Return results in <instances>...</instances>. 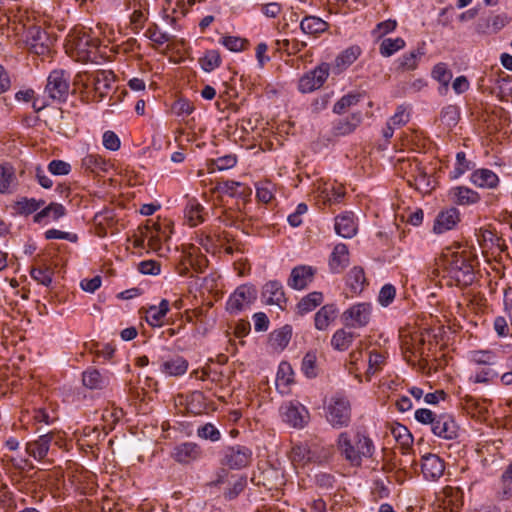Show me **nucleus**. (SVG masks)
<instances>
[{
    "instance_id": "nucleus-7",
    "label": "nucleus",
    "mask_w": 512,
    "mask_h": 512,
    "mask_svg": "<svg viewBox=\"0 0 512 512\" xmlns=\"http://www.w3.org/2000/svg\"><path fill=\"white\" fill-rule=\"evenodd\" d=\"M256 299V290L252 286L241 285L229 297L226 310L236 314L249 307Z\"/></svg>"
},
{
    "instance_id": "nucleus-23",
    "label": "nucleus",
    "mask_w": 512,
    "mask_h": 512,
    "mask_svg": "<svg viewBox=\"0 0 512 512\" xmlns=\"http://www.w3.org/2000/svg\"><path fill=\"white\" fill-rule=\"evenodd\" d=\"M471 182L481 188L493 189L499 184V178L492 170L482 168L475 170L470 177Z\"/></svg>"
},
{
    "instance_id": "nucleus-63",
    "label": "nucleus",
    "mask_w": 512,
    "mask_h": 512,
    "mask_svg": "<svg viewBox=\"0 0 512 512\" xmlns=\"http://www.w3.org/2000/svg\"><path fill=\"white\" fill-rule=\"evenodd\" d=\"M48 171L56 176L67 175L71 171V165L63 160H52L48 164Z\"/></svg>"
},
{
    "instance_id": "nucleus-16",
    "label": "nucleus",
    "mask_w": 512,
    "mask_h": 512,
    "mask_svg": "<svg viewBox=\"0 0 512 512\" xmlns=\"http://www.w3.org/2000/svg\"><path fill=\"white\" fill-rule=\"evenodd\" d=\"M55 436L54 432H49L39 436L34 441L28 442L26 452L36 460H43L47 456L50 444L55 440Z\"/></svg>"
},
{
    "instance_id": "nucleus-3",
    "label": "nucleus",
    "mask_w": 512,
    "mask_h": 512,
    "mask_svg": "<svg viewBox=\"0 0 512 512\" xmlns=\"http://www.w3.org/2000/svg\"><path fill=\"white\" fill-rule=\"evenodd\" d=\"M70 92V77L64 70H53L47 78L45 95L55 102L66 101Z\"/></svg>"
},
{
    "instance_id": "nucleus-61",
    "label": "nucleus",
    "mask_w": 512,
    "mask_h": 512,
    "mask_svg": "<svg viewBox=\"0 0 512 512\" xmlns=\"http://www.w3.org/2000/svg\"><path fill=\"white\" fill-rule=\"evenodd\" d=\"M197 435L200 438L211 441H218L220 439L219 430L211 423H206L205 425L200 426L197 430Z\"/></svg>"
},
{
    "instance_id": "nucleus-29",
    "label": "nucleus",
    "mask_w": 512,
    "mask_h": 512,
    "mask_svg": "<svg viewBox=\"0 0 512 512\" xmlns=\"http://www.w3.org/2000/svg\"><path fill=\"white\" fill-rule=\"evenodd\" d=\"M324 300L323 294L321 292H311L303 297L296 306L297 314L300 316L305 315L313 311L316 307L322 304Z\"/></svg>"
},
{
    "instance_id": "nucleus-62",
    "label": "nucleus",
    "mask_w": 512,
    "mask_h": 512,
    "mask_svg": "<svg viewBox=\"0 0 512 512\" xmlns=\"http://www.w3.org/2000/svg\"><path fill=\"white\" fill-rule=\"evenodd\" d=\"M432 75L437 81L445 86L449 84L452 78L450 70H448L446 65L443 63H439L433 68Z\"/></svg>"
},
{
    "instance_id": "nucleus-52",
    "label": "nucleus",
    "mask_w": 512,
    "mask_h": 512,
    "mask_svg": "<svg viewBox=\"0 0 512 512\" xmlns=\"http://www.w3.org/2000/svg\"><path fill=\"white\" fill-rule=\"evenodd\" d=\"M293 461H311L314 458L310 447L306 443H299L292 448Z\"/></svg>"
},
{
    "instance_id": "nucleus-32",
    "label": "nucleus",
    "mask_w": 512,
    "mask_h": 512,
    "mask_svg": "<svg viewBox=\"0 0 512 512\" xmlns=\"http://www.w3.org/2000/svg\"><path fill=\"white\" fill-rule=\"evenodd\" d=\"M17 178L15 170L10 164L0 165V193H9L16 186Z\"/></svg>"
},
{
    "instance_id": "nucleus-8",
    "label": "nucleus",
    "mask_w": 512,
    "mask_h": 512,
    "mask_svg": "<svg viewBox=\"0 0 512 512\" xmlns=\"http://www.w3.org/2000/svg\"><path fill=\"white\" fill-rule=\"evenodd\" d=\"M371 313L372 307L370 303H357L344 311L342 318L346 326L360 328L369 323Z\"/></svg>"
},
{
    "instance_id": "nucleus-43",
    "label": "nucleus",
    "mask_w": 512,
    "mask_h": 512,
    "mask_svg": "<svg viewBox=\"0 0 512 512\" xmlns=\"http://www.w3.org/2000/svg\"><path fill=\"white\" fill-rule=\"evenodd\" d=\"M221 56L218 50H208L203 57L199 59L201 68L205 72H211L221 65Z\"/></svg>"
},
{
    "instance_id": "nucleus-54",
    "label": "nucleus",
    "mask_w": 512,
    "mask_h": 512,
    "mask_svg": "<svg viewBox=\"0 0 512 512\" xmlns=\"http://www.w3.org/2000/svg\"><path fill=\"white\" fill-rule=\"evenodd\" d=\"M474 164L466 159L464 152H458L456 154V164L453 170V178H458L463 175L466 171L471 170Z\"/></svg>"
},
{
    "instance_id": "nucleus-18",
    "label": "nucleus",
    "mask_w": 512,
    "mask_h": 512,
    "mask_svg": "<svg viewBox=\"0 0 512 512\" xmlns=\"http://www.w3.org/2000/svg\"><path fill=\"white\" fill-rule=\"evenodd\" d=\"M335 231L344 238H352L356 235L358 227L352 212H345L335 218Z\"/></svg>"
},
{
    "instance_id": "nucleus-35",
    "label": "nucleus",
    "mask_w": 512,
    "mask_h": 512,
    "mask_svg": "<svg viewBox=\"0 0 512 512\" xmlns=\"http://www.w3.org/2000/svg\"><path fill=\"white\" fill-rule=\"evenodd\" d=\"M301 370L307 378H315L318 376L319 365L316 351H308L304 355Z\"/></svg>"
},
{
    "instance_id": "nucleus-10",
    "label": "nucleus",
    "mask_w": 512,
    "mask_h": 512,
    "mask_svg": "<svg viewBox=\"0 0 512 512\" xmlns=\"http://www.w3.org/2000/svg\"><path fill=\"white\" fill-rule=\"evenodd\" d=\"M252 452L249 448L241 445L227 447L224 451L222 464L231 469H241L250 464Z\"/></svg>"
},
{
    "instance_id": "nucleus-4",
    "label": "nucleus",
    "mask_w": 512,
    "mask_h": 512,
    "mask_svg": "<svg viewBox=\"0 0 512 512\" xmlns=\"http://www.w3.org/2000/svg\"><path fill=\"white\" fill-rule=\"evenodd\" d=\"M113 74L110 71L98 70L91 74L84 83L87 94L92 93V101H102L112 89Z\"/></svg>"
},
{
    "instance_id": "nucleus-51",
    "label": "nucleus",
    "mask_w": 512,
    "mask_h": 512,
    "mask_svg": "<svg viewBox=\"0 0 512 512\" xmlns=\"http://www.w3.org/2000/svg\"><path fill=\"white\" fill-rule=\"evenodd\" d=\"M385 360H386V356L383 353H381L375 349L371 350L369 352L367 374L368 375L374 374L377 371L381 370L382 366L385 363Z\"/></svg>"
},
{
    "instance_id": "nucleus-56",
    "label": "nucleus",
    "mask_w": 512,
    "mask_h": 512,
    "mask_svg": "<svg viewBox=\"0 0 512 512\" xmlns=\"http://www.w3.org/2000/svg\"><path fill=\"white\" fill-rule=\"evenodd\" d=\"M409 121V113L406 111V107L400 105L397 107L395 114L390 117L387 121L392 128L396 129L404 126Z\"/></svg>"
},
{
    "instance_id": "nucleus-36",
    "label": "nucleus",
    "mask_w": 512,
    "mask_h": 512,
    "mask_svg": "<svg viewBox=\"0 0 512 512\" xmlns=\"http://www.w3.org/2000/svg\"><path fill=\"white\" fill-rule=\"evenodd\" d=\"M362 121L361 113H354L345 120H340L334 126L337 135H346L353 132Z\"/></svg>"
},
{
    "instance_id": "nucleus-15",
    "label": "nucleus",
    "mask_w": 512,
    "mask_h": 512,
    "mask_svg": "<svg viewBox=\"0 0 512 512\" xmlns=\"http://www.w3.org/2000/svg\"><path fill=\"white\" fill-rule=\"evenodd\" d=\"M283 420L294 428H303L308 422V411L303 406L289 403L282 407Z\"/></svg>"
},
{
    "instance_id": "nucleus-12",
    "label": "nucleus",
    "mask_w": 512,
    "mask_h": 512,
    "mask_svg": "<svg viewBox=\"0 0 512 512\" xmlns=\"http://www.w3.org/2000/svg\"><path fill=\"white\" fill-rule=\"evenodd\" d=\"M421 471L426 480L437 481L444 474L445 463L438 455L428 453L421 458Z\"/></svg>"
},
{
    "instance_id": "nucleus-42",
    "label": "nucleus",
    "mask_w": 512,
    "mask_h": 512,
    "mask_svg": "<svg viewBox=\"0 0 512 512\" xmlns=\"http://www.w3.org/2000/svg\"><path fill=\"white\" fill-rule=\"evenodd\" d=\"M347 282L353 292L362 291L366 282L363 268L353 267L348 273Z\"/></svg>"
},
{
    "instance_id": "nucleus-5",
    "label": "nucleus",
    "mask_w": 512,
    "mask_h": 512,
    "mask_svg": "<svg viewBox=\"0 0 512 512\" xmlns=\"http://www.w3.org/2000/svg\"><path fill=\"white\" fill-rule=\"evenodd\" d=\"M326 417L335 428L348 426L351 419V407L348 399L341 395L333 396L327 407Z\"/></svg>"
},
{
    "instance_id": "nucleus-24",
    "label": "nucleus",
    "mask_w": 512,
    "mask_h": 512,
    "mask_svg": "<svg viewBox=\"0 0 512 512\" xmlns=\"http://www.w3.org/2000/svg\"><path fill=\"white\" fill-rule=\"evenodd\" d=\"M510 19L506 14H499L487 19L484 22H479L476 25V32L485 34L490 32H498L509 23Z\"/></svg>"
},
{
    "instance_id": "nucleus-22",
    "label": "nucleus",
    "mask_w": 512,
    "mask_h": 512,
    "mask_svg": "<svg viewBox=\"0 0 512 512\" xmlns=\"http://www.w3.org/2000/svg\"><path fill=\"white\" fill-rule=\"evenodd\" d=\"M338 315V309L335 304H326L322 306L314 316L315 328L319 331H325L331 323L335 321Z\"/></svg>"
},
{
    "instance_id": "nucleus-31",
    "label": "nucleus",
    "mask_w": 512,
    "mask_h": 512,
    "mask_svg": "<svg viewBox=\"0 0 512 512\" xmlns=\"http://www.w3.org/2000/svg\"><path fill=\"white\" fill-rule=\"evenodd\" d=\"M444 504L450 508V512H458L463 505V491L458 487L446 486L443 489Z\"/></svg>"
},
{
    "instance_id": "nucleus-38",
    "label": "nucleus",
    "mask_w": 512,
    "mask_h": 512,
    "mask_svg": "<svg viewBox=\"0 0 512 512\" xmlns=\"http://www.w3.org/2000/svg\"><path fill=\"white\" fill-rule=\"evenodd\" d=\"M44 205L45 201L42 199L36 200L34 198L22 197L16 202L15 208L21 215H30L38 211Z\"/></svg>"
},
{
    "instance_id": "nucleus-21",
    "label": "nucleus",
    "mask_w": 512,
    "mask_h": 512,
    "mask_svg": "<svg viewBox=\"0 0 512 512\" xmlns=\"http://www.w3.org/2000/svg\"><path fill=\"white\" fill-rule=\"evenodd\" d=\"M459 221V213L456 208H450L438 214L434 221L433 231L436 234L444 233L452 229Z\"/></svg>"
},
{
    "instance_id": "nucleus-55",
    "label": "nucleus",
    "mask_w": 512,
    "mask_h": 512,
    "mask_svg": "<svg viewBox=\"0 0 512 512\" xmlns=\"http://www.w3.org/2000/svg\"><path fill=\"white\" fill-rule=\"evenodd\" d=\"M440 116L447 126H455L459 120V108L456 105H448L442 109Z\"/></svg>"
},
{
    "instance_id": "nucleus-28",
    "label": "nucleus",
    "mask_w": 512,
    "mask_h": 512,
    "mask_svg": "<svg viewBox=\"0 0 512 512\" xmlns=\"http://www.w3.org/2000/svg\"><path fill=\"white\" fill-rule=\"evenodd\" d=\"M303 33L317 36L328 29V23L316 16H306L300 23Z\"/></svg>"
},
{
    "instance_id": "nucleus-9",
    "label": "nucleus",
    "mask_w": 512,
    "mask_h": 512,
    "mask_svg": "<svg viewBox=\"0 0 512 512\" xmlns=\"http://www.w3.org/2000/svg\"><path fill=\"white\" fill-rule=\"evenodd\" d=\"M329 76V67L327 64H321L315 69L304 74L298 83V89L302 93H310L319 89Z\"/></svg>"
},
{
    "instance_id": "nucleus-19",
    "label": "nucleus",
    "mask_w": 512,
    "mask_h": 512,
    "mask_svg": "<svg viewBox=\"0 0 512 512\" xmlns=\"http://www.w3.org/2000/svg\"><path fill=\"white\" fill-rule=\"evenodd\" d=\"M314 275L315 269L311 266L295 267L291 272L289 285L294 289H304L313 281Z\"/></svg>"
},
{
    "instance_id": "nucleus-59",
    "label": "nucleus",
    "mask_w": 512,
    "mask_h": 512,
    "mask_svg": "<svg viewBox=\"0 0 512 512\" xmlns=\"http://www.w3.org/2000/svg\"><path fill=\"white\" fill-rule=\"evenodd\" d=\"M396 296V288L392 284H385L378 295V302L381 306H389Z\"/></svg>"
},
{
    "instance_id": "nucleus-33",
    "label": "nucleus",
    "mask_w": 512,
    "mask_h": 512,
    "mask_svg": "<svg viewBox=\"0 0 512 512\" xmlns=\"http://www.w3.org/2000/svg\"><path fill=\"white\" fill-rule=\"evenodd\" d=\"M355 338V333L347 331L345 329H338L332 335L331 345L335 350L345 351L347 350Z\"/></svg>"
},
{
    "instance_id": "nucleus-57",
    "label": "nucleus",
    "mask_w": 512,
    "mask_h": 512,
    "mask_svg": "<svg viewBox=\"0 0 512 512\" xmlns=\"http://www.w3.org/2000/svg\"><path fill=\"white\" fill-rule=\"evenodd\" d=\"M323 199L325 202L330 204L339 203L341 199L344 197L345 192L341 186L335 187L334 185L325 188L322 191Z\"/></svg>"
},
{
    "instance_id": "nucleus-40",
    "label": "nucleus",
    "mask_w": 512,
    "mask_h": 512,
    "mask_svg": "<svg viewBox=\"0 0 512 512\" xmlns=\"http://www.w3.org/2000/svg\"><path fill=\"white\" fill-rule=\"evenodd\" d=\"M204 208L195 199H190L185 208V215L191 226H196L203 221Z\"/></svg>"
},
{
    "instance_id": "nucleus-17",
    "label": "nucleus",
    "mask_w": 512,
    "mask_h": 512,
    "mask_svg": "<svg viewBox=\"0 0 512 512\" xmlns=\"http://www.w3.org/2000/svg\"><path fill=\"white\" fill-rule=\"evenodd\" d=\"M263 298L268 305H277L281 310L285 309L286 297L282 285L277 281H269L263 287Z\"/></svg>"
},
{
    "instance_id": "nucleus-64",
    "label": "nucleus",
    "mask_w": 512,
    "mask_h": 512,
    "mask_svg": "<svg viewBox=\"0 0 512 512\" xmlns=\"http://www.w3.org/2000/svg\"><path fill=\"white\" fill-rule=\"evenodd\" d=\"M496 83L499 85V95L501 98L512 95V76L498 77Z\"/></svg>"
},
{
    "instance_id": "nucleus-39",
    "label": "nucleus",
    "mask_w": 512,
    "mask_h": 512,
    "mask_svg": "<svg viewBox=\"0 0 512 512\" xmlns=\"http://www.w3.org/2000/svg\"><path fill=\"white\" fill-rule=\"evenodd\" d=\"M425 344V339L421 333L412 334L409 339H404L402 341V348L405 352H409L415 356L423 355V346Z\"/></svg>"
},
{
    "instance_id": "nucleus-20",
    "label": "nucleus",
    "mask_w": 512,
    "mask_h": 512,
    "mask_svg": "<svg viewBox=\"0 0 512 512\" xmlns=\"http://www.w3.org/2000/svg\"><path fill=\"white\" fill-rule=\"evenodd\" d=\"M208 267V258H181L177 265L180 275L191 276L203 273Z\"/></svg>"
},
{
    "instance_id": "nucleus-37",
    "label": "nucleus",
    "mask_w": 512,
    "mask_h": 512,
    "mask_svg": "<svg viewBox=\"0 0 512 512\" xmlns=\"http://www.w3.org/2000/svg\"><path fill=\"white\" fill-rule=\"evenodd\" d=\"M361 54V49L358 46H351L344 51H342L335 59L336 66L343 70L354 63L359 55Z\"/></svg>"
},
{
    "instance_id": "nucleus-53",
    "label": "nucleus",
    "mask_w": 512,
    "mask_h": 512,
    "mask_svg": "<svg viewBox=\"0 0 512 512\" xmlns=\"http://www.w3.org/2000/svg\"><path fill=\"white\" fill-rule=\"evenodd\" d=\"M247 486V477L246 476H239L232 484L231 487L227 488L225 491H224V497L225 499L227 500H233L235 499L236 497H238V495L240 493H242L244 491V489L246 488Z\"/></svg>"
},
{
    "instance_id": "nucleus-30",
    "label": "nucleus",
    "mask_w": 512,
    "mask_h": 512,
    "mask_svg": "<svg viewBox=\"0 0 512 512\" xmlns=\"http://www.w3.org/2000/svg\"><path fill=\"white\" fill-rule=\"evenodd\" d=\"M450 194L458 205L474 204L480 200V196L476 191L464 186L451 189Z\"/></svg>"
},
{
    "instance_id": "nucleus-11",
    "label": "nucleus",
    "mask_w": 512,
    "mask_h": 512,
    "mask_svg": "<svg viewBox=\"0 0 512 512\" xmlns=\"http://www.w3.org/2000/svg\"><path fill=\"white\" fill-rule=\"evenodd\" d=\"M72 45L77 52L79 60L89 61L99 46V39L91 37L86 32L78 33L72 39Z\"/></svg>"
},
{
    "instance_id": "nucleus-2",
    "label": "nucleus",
    "mask_w": 512,
    "mask_h": 512,
    "mask_svg": "<svg viewBox=\"0 0 512 512\" xmlns=\"http://www.w3.org/2000/svg\"><path fill=\"white\" fill-rule=\"evenodd\" d=\"M338 449L341 454L352 465L361 464L362 457H371L374 452L372 440L362 434L357 433L354 441H352L346 432H342L338 437Z\"/></svg>"
},
{
    "instance_id": "nucleus-50",
    "label": "nucleus",
    "mask_w": 512,
    "mask_h": 512,
    "mask_svg": "<svg viewBox=\"0 0 512 512\" xmlns=\"http://www.w3.org/2000/svg\"><path fill=\"white\" fill-rule=\"evenodd\" d=\"M390 430L391 434L396 439V441L400 443L403 447L411 446L413 438L411 433L405 426L397 423L395 425H392Z\"/></svg>"
},
{
    "instance_id": "nucleus-47",
    "label": "nucleus",
    "mask_w": 512,
    "mask_h": 512,
    "mask_svg": "<svg viewBox=\"0 0 512 512\" xmlns=\"http://www.w3.org/2000/svg\"><path fill=\"white\" fill-rule=\"evenodd\" d=\"M361 98L362 95L360 93H349L344 95L334 104L333 112L342 114L351 106L356 105Z\"/></svg>"
},
{
    "instance_id": "nucleus-14",
    "label": "nucleus",
    "mask_w": 512,
    "mask_h": 512,
    "mask_svg": "<svg viewBox=\"0 0 512 512\" xmlns=\"http://www.w3.org/2000/svg\"><path fill=\"white\" fill-rule=\"evenodd\" d=\"M201 454L202 450L198 444L185 442L174 447L172 457L180 464H189L199 459Z\"/></svg>"
},
{
    "instance_id": "nucleus-1",
    "label": "nucleus",
    "mask_w": 512,
    "mask_h": 512,
    "mask_svg": "<svg viewBox=\"0 0 512 512\" xmlns=\"http://www.w3.org/2000/svg\"><path fill=\"white\" fill-rule=\"evenodd\" d=\"M477 258H436L433 276L446 275L454 279L458 285H468L474 280V262Z\"/></svg>"
},
{
    "instance_id": "nucleus-60",
    "label": "nucleus",
    "mask_w": 512,
    "mask_h": 512,
    "mask_svg": "<svg viewBox=\"0 0 512 512\" xmlns=\"http://www.w3.org/2000/svg\"><path fill=\"white\" fill-rule=\"evenodd\" d=\"M220 43L232 52L242 51L247 44L245 39L235 36L222 37Z\"/></svg>"
},
{
    "instance_id": "nucleus-27",
    "label": "nucleus",
    "mask_w": 512,
    "mask_h": 512,
    "mask_svg": "<svg viewBox=\"0 0 512 512\" xmlns=\"http://www.w3.org/2000/svg\"><path fill=\"white\" fill-rule=\"evenodd\" d=\"M188 369V361L181 356L172 357L164 361L161 365V371L169 376H181Z\"/></svg>"
},
{
    "instance_id": "nucleus-45",
    "label": "nucleus",
    "mask_w": 512,
    "mask_h": 512,
    "mask_svg": "<svg viewBox=\"0 0 512 512\" xmlns=\"http://www.w3.org/2000/svg\"><path fill=\"white\" fill-rule=\"evenodd\" d=\"M404 47L405 41L402 38H386L381 42L379 51L382 56L389 57Z\"/></svg>"
},
{
    "instance_id": "nucleus-26",
    "label": "nucleus",
    "mask_w": 512,
    "mask_h": 512,
    "mask_svg": "<svg viewBox=\"0 0 512 512\" xmlns=\"http://www.w3.org/2000/svg\"><path fill=\"white\" fill-rule=\"evenodd\" d=\"M30 274L39 284L48 287L52 283L54 268L50 264L41 262L32 266Z\"/></svg>"
},
{
    "instance_id": "nucleus-58",
    "label": "nucleus",
    "mask_w": 512,
    "mask_h": 512,
    "mask_svg": "<svg viewBox=\"0 0 512 512\" xmlns=\"http://www.w3.org/2000/svg\"><path fill=\"white\" fill-rule=\"evenodd\" d=\"M219 190L222 193L228 194L231 197L237 196V195L242 196L245 194V192H244L245 188L243 187V185L240 182L233 181V180H228V181L223 182L219 186Z\"/></svg>"
},
{
    "instance_id": "nucleus-34",
    "label": "nucleus",
    "mask_w": 512,
    "mask_h": 512,
    "mask_svg": "<svg viewBox=\"0 0 512 512\" xmlns=\"http://www.w3.org/2000/svg\"><path fill=\"white\" fill-rule=\"evenodd\" d=\"M82 167L92 173L99 174L108 170L109 163L99 155L89 154L82 159Z\"/></svg>"
},
{
    "instance_id": "nucleus-46",
    "label": "nucleus",
    "mask_w": 512,
    "mask_h": 512,
    "mask_svg": "<svg viewBox=\"0 0 512 512\" xmlns=\"http://www.w3.org/2000/svg\"><path fill=\"white\" fill-rule=\"evenodd\" d=\"M293 369L291 365L287 362H282L279 365L277 377H276V385L278 388H288V386L293 382Z\"/></svg>"
},
{
    "instance_id": "nucleus-13",
    "label": "nucleus",
    "mask_w": 512,
    "mask_h": 512,
    "mask_svg": "<svg viewBox=\"0 0 512 512\" xmlns=\"http://www.w3.org/2000/svg\"><path fill=\"white\" fill-rule=\"evenodd\" d=\"M431 430L436 436L444 439H454L458 435V426L448 414L438 415Z\"/></svg>"
},
{
    "instance_id": "nucleus-41",
    "label": "nucleus",
    "mask_w": 512,
    "mask_h": 512,
    "mask_svg": "<svg viewBox=\"0 0 512 512\" xmlns=\"http://www.w3.org/2000/svg\"><path fill=\"white\" fill-rule=\"evenodd\" d=\"M423 48H418L409 53L404 54L398 60V69L406 71V70H414L418 65V60L424 55Z\"/></svg>"
},
{
    "instance_id": "nucleus-6",
    "label": "nucleus",
    "mask_w": 512,
    "mask_h": 512,
    "mask_svg": "<svg viewBox=\"0 0 512 512\" xmlns=\"http://www.w3.org/2000/svg\"><path fill=\"white\" fill-rule=\"evenodd\" d=\"M54 39L41 27L30 26L25 31V44L28 50L37 55L50 52Z\"/></svg>"
},
{
    "instance_id": "nucleus-49",
    "label": "nucleus",
    "mask_w": 512,
    "mask_h": 512,
    "mask_svg": "<svg viewBox=\"0 0 512 512\" xmlns=\"http://www.w3.org/2000/svg\"><path fill=\"white\" fill-rule=\"evenodd\" d=\"M275 185L270 181L256 184V197L260 202L269 203L274 198Z\"/></svg>"
},
{
    "instance_id": "nucleus-44",
    "label": "nucleus",
    "mask_w": 512,
    "mask_h": 512,
    "mask_svg": "<svg viewBox=\"0 0 512 512\" xmlns=\"http://www.w3.org/2000/svg\"><path fill=\"white\" fill-rule=\"evenodd\" d=\"M292 336V328L289 325H285L282 328L275 330L271 336L270 340L274 346L277 348H285Z\"/></svg>"
},
{
    "instance_id": "nucleus-48",
    "label": "nucleus",
    "mask_w": 512,
    "mask_h": 512,
    "mask_svg": "<svg viewBox=\"0 0 512 512\" xmlns=\"http://www.w3.org/2000/svg\"><path fill=\"white\" fill-rule=\"evenodd\" d=\"M471 361L477 365L493 367L497 365L496 356L492 351L478 350L471 353Z\"/></svg>"
},
{
    "instance_id": "nucleus-25",
    "label": "nucleus",
    "mask_w": 512,
    "mask_h": 512,
    "mask_svg": "<svg viewBox=\"0 0 512 512\" xmlns=\"http://www.w3.org/2000/svg\"><path fill=\"white\" fill-rule=\"evenodd\" d=\"M83 385L89 389H103L109 383V378L94 368H89L82 374Z\"/></svg>"
}]
</instances>
